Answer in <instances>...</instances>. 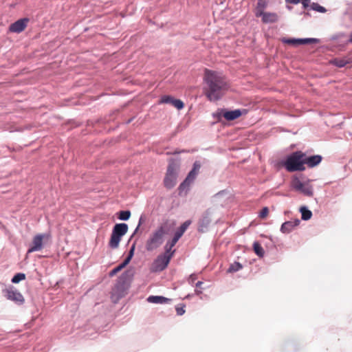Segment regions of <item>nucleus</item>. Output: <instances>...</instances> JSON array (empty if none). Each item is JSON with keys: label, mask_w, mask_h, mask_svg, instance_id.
I'll return each instance as SVG.
<instances>
[{"label": "nucleus", "mask_w": 352, "mask_h": 352, "mask_svg": "<svg viewBox=\"0 0 352 352\" xmlns=\"http://www.w3.org/2000/svg\"><path fill=\"white\" fill-rule=\"evenodd\" d=\"M204 80L206 82L204 94L210 101L219 100L229 88L226 77L214 71L206 69Z\"/></svg>", "instance_id": "nucleus-1"}, {"label": "nucleus", "mask_w": 352, "mask_h": 352, "mask_svg": "<svg viewBox=\"0 0 352 352\" xmlns=\"http://www.w3.org/2000/svg\"><path fill=\"white\" fill-rule=\"evenodd\" d=\"M170 226L167 222L160 224L153 230L146 241V249L147 251H153L160 248L164 241V238L169 234Z\"/></svg>", "instance_id": "nucleus-2"}, {"label": "nucleus", "mask_w": 352, "mask_h": 352, "mask_svg": "<svg viewBox=\"0 0 352 352\" xmlns=\"http://www.w3.org/2000/svg\"><path fill=\"white\" fill-rule=\"evenodd\" d=\"M304 157L305 153L302 151L294 152L287 157L283 166L289 172L303 171L305 170Z\"/></svg>", "instance_id": "nucleus-3"}, {"label": "nucleus", "mask_w": 352, "mask_h": 352, "mask_svg": "<svg viewBox=\"0 0 352 352\" xmlns=\"http://www.w3.org/2000/svg\"><path fill=\"white\" fill-rule=\"evenodd\" d=\"M179 166V160H176L175 159L169 160L166 173L164 179V185L166 188L171 189L175 186Z\"/></svg>", "instance_id": "nucleus-4"}, {"label": "nucleus", "mask_w": 352, "mask_h": 352, "mask_svg": "<svg viewBox=\"0 0 352 352\" xmlns=\"http://www.w3.org/2000/svg\"><path fill=\"white\" fill-rule=\"evenodd\" d=\"M128 226L126 223H117L113 228L111 239L109 243V246L116 249L119 246L122 237L127 232Z\"/></svg>", "instance_id": "nucleus-5"}, {"label": "nucleus", "mask_w": 352, "mask_h": 352, "mask_svg": "<svg viewBox=\"0 0 352 352\" xmlns=\"http://www.w3.org/2000/svg\"><path fill=\"white\" fill-rule=\"evenodd\" d=\"M200 168V163L199 162H195L193 164L192 169L189 172L184 181L180 184L178 188L179 195H181L184 191H185V194L187 193L190 184L195 181L197 175H198Z\"/></svg>", "instance_id": "nucleus-6"}, {"label": "nucleus", "mask_w": 352, "mask_h": 352, "mask_svg": "<svg viewBox=\"0 0 352 352\" xmlns=\"http://www.w3.org/2000/svg\"><path fill=\"white\" fill-rule=\"evenodd\" d=\"M51 238L50 234H38L35 235L32 241L30 244V248L28 249L27 254H30L34 252L40 251L43 247V243L45 241H49Z\"/></svg>", "instance_id": "nucleus-7"}, {"label": "nucleus", "mask_w": 352, "mask_h": 352, "mask_svg": "<svg viewBox=\"0 0 352 352\" xmlns=\"http://www.w3.org/2000/svg\"><path fill=\"white\" fill-rule=\"evenodd\" d=\"M171 258V257L166 255L165 254L157 256L151 266V271L153 272L163 271L166 268Z\"/></svg>", "instance_id": "nucleus-8"}, {"label": "nucleus", "mask_w": 352, "mask_h": 352, "mask_svg": "<svg viewBox=\"0 0 352 352\" xmlns=\"http://www.w3.org/2000/svg\"><path fill=\"white\" fill-rule=\"evenodd\" d=\"M292 185L295 190L305 196L312 197L314 195L313 187L309 183L302 182L299 179L296 178L292 181Z\"/></svg>", "instance_id": "nucleus-9"}, {"label": "nucleus", "mask_w": 352, "mask_h": 352, "mask_svg": "<svg viewBox=\"0 0 352 352\" xmlns=\"http://www.w3.org/2000/svg\"><path fill=\"white\" fill-rule=\"evenodd\" d=\"M5 296L7 299L15 302L18 304H23L24 302V298L23 295L16 289L13 287H10L3 291Z\"/></svg>", "instance_id": "nucleus-10"}, {"label": "nucleus", "mask_w": 352, "mask_h": 352, "mask_svg": "<svg viewBox=\"0 0 352 352\" xmlns=\"http://www.w3.org/2000/svg\"><path fill=\"white\" fill-rule=\"evenodd\" d=\"M28 21L29 19L27 18L19 19L10 25L9 31L14 33H20L26 28Z\"/></svg>", "instance_id": "nucleus-11"}, {"label": "nucleus", "mask_w": 352, "mask_h": 352, "mask_svg": "<svg viewBox=\"0 0 352 352\" xmlns=\"http://www.w3.org/2000/svg\"><path fill=\"white\" fill-rule=\"evenodd\" d=\"M160 103H169L174 106L177 109L180 110L184 108V102L179 99H175L170 96H164L161 98Z\"/></svg>", "instance_id": "nucleus-12"}, {"label": "nucleus", "mask_w": 352, "mask_h": 352, "mask_svg": "<svg viewBox=\"0 0 352 352\" xmlns=\"http://www.w3.org/2000/svg\"><path fill=\"white\" fill-rule=\"evenodd\" d=\"M178 241H179V239L177 237H176L175 235L170 240H168L164 245V254L173 258V256H174V254L175 253V249L173 250V248L176 245V243H177Z\"/></svg>", "instance_id": "nucleus-13"}, {"label": "nucleus", "mask_w": 352, "mask_h": 352, "mask_svg": "<svg viewBox=\"0 0 352 352\" xmlns=\"http://www.w3.org/2000/svg\"><path fill=\"white\" fill-rule=\"evenodd\" d=\"M322 161V157L320 155H316L310 157H307L305 153V157L303 159L304 166L305 164L307 165L309 168H313L317 165H318Z\"/></svg>", "instance_id": "nucleus-14"}, {"label": "nucleus", "mask_w": 352, "mask_h": 352, "mask_svg": "<svg viewBox=\"0 0 352 352\" xmlns=\"http://www.w3.org/2000/svg\"><path fill=\"white\" fill-rule=\"evenodd\" d=\"M256 16H262L263 23H274L278 21V15L276 13L263 12L262 11L256 13Z\"/></svg>", "instance_id": "nucleus-15"}, {"label": "nucleus", "mask_w": 352, "mask_h": 352, "mask_svg": "<svg viewBox=\"0 0 352 352\" xmlns=\"http://www.w3.org/2000/svg\"><path fill=\"white\" fill-rule=\"evenodd\" d=\"M299 221H286L281 226L280 230L283 233H289L292 230L298 225Z\"/></svg>", "instance_id": "nucleus-16"}, {"label": "nucleus", "mask_w": 352, "mask_h": 352, "mask_svg": "<svg viewBox=\"0 0 352 352\" xmlns=\"http://www.w3.org/2000/svg\"><path fill=\"white\" fill-rule=\"evenodd\" d=\"M147 301L155 304H166L169 303L171 299L160 296H150L147 298Z\"/></svg>", "instance_id": "nucleus-17"}, {"label": "nucleus", "mask_w": 352, "mask_h": 352, "mask_svg": "<svg viewBox=\"0 0 352 352\" xmlns=\"http://www.w3.org/2000/svg\"><path fill=\"white\" fill-rule=\"evenodd\" d=\"M241 116V112L239 109L234 111H226L223 112V116L227 120H234Z\"/></svg>", "instance_id": "nucleus-18"}, {"label": "nucleus", "mask_w": 352, "mask_h": 352, "mask_svg": "<svg viewBox=\"0 0 352 352\" xmlns=\"http://www.w3.org/2000/svg\"><path fill=\"white\" fill-rule=\"evenodd\" d=\"M190 223V222L188 221H185L184 223L181 225L179 229L175 232L174 235L179 239L184 234L188 227L189 226Z\"/></svg>", "instance_id": "nucleus-19"}, {"label": "nucleus", "mask_w": 352, "mask_h": 352, "mask_svg": "<svg viewBox=\"0 0 352 352\" xmlns=\"http://www.w3.org/2000/svg\"><path fill=\"white\" fill-rule=\"evenodd\" d=\"M331 63L338 67H343L349 63V60L346 58H335L331 61Z\"/></svg>", "instance_id": "nucleus-20"}, {"label": "nucleus", "mask_w": 352, "mask_h": 352, "mask_svg": "<svg viewBox=\"0 0 352 352\" xmlns=\"http://www.w3.org/2000/svg\"><path fill=\"white\" fill-rule=\"evenodd\" d=\"M253 249H254V252L258 256H260V257L263 256L265 252H264L263 248H262V246L261 245V244L258 242L256 241L254 243Z\"/></svg>", "instance_id": "nucleus-21"}, {"label": "nucleus", "mask_w": 352, "mask_h": 352, "mask_svg": "<svg viewBox=\"0 0 352 352\" xmlns=\"http://www.w3.org/2000/svg\"><path fill=\"white\" fill-rule=\"evenodd\" d=\"M300 212L302 214V219L303 220H309V219H311L312 216V212L310 210H307L305 207H302L300 209Z\"/></svg>", "instance_id": "nucleus-22"}, {"label": "nucleus", "mask_w": 352, "mask_h": 352, "mask_svg": "<svg viewBox=\"0 0 352 352\" xmlns=\"http://www.w3.org/2000/svg\"><path fill=\"white\" fill-rule=\"evenodd\" d=\"M131 216V212L129 210H121L119 212L118 218L120 220H128Z\"/></svg>", "instance_id": "nucleus-23"}, {"label": "nucleus", "mask_w": 352, "mask_h": 352, "mask_svg": "<svg viewBox=\"0 0 352 352\" xmlns=\"http://www.w3.org/2000/svg\"><path fill=\"white\" fill-rule=\"evenodd\" d=\"M25 279V274L23 273H18L15 274L13 278H12V282L13 283H18L21 280Z\"/></svg>", "instance_id": "nucleus-24"}, {"label": "nucleus", "mask_w": 352, "mask_h": 352, "mask_svg": "<svg viewBox=\"0 0 352 352\" xmlns=\"http://www.w3.org/2000/svg\"><path fill=\"white\" fill-rule=\"evenodd\" d=\"M241 268H242V265L239 263H234L230 266L228 272H235L239 271Z\"/></svg>", "instance_id": "nucleus-25"}, {"label": "nucleus", "mask_w": 352, "mask_h": 352, "mask_svg": "<svg viewBox=\"0 0 352 352\" xmlns=\"http://www.w3.org/2000/svg\"><path fill=\"white\" fill-rule=\"evenodd\" d=\"M311 8L316 11H318L319 12H321V13H324L326 12L327 10L325 8L320 6L318 3H313L312 5H311Z\"/></svg>", "instance_id": "nucleus-26"}, {"label": "nucleus", "mask_w": 352, "mask_h": 352, "mask_svg": "<svg viewBox=\"0 0 352 352\" xmlns=\"http://www.w3.org/2000/svg\"><path fill=\"white\" fill-rule=\"evenodd\" d=\"M318 41L316 38L298 39V45L309 44V43H316Z\"/></svg>", "instance_id": "nucleus-27"}, {"label": "nucleus", "mask_w": 352, "mask_h": 352, "mask_svg": "<svg viewBox=\"0 0 352 352\" xmlns=\"http://www.w3.org/2000/svg\"><path fill=\"white\" fill-rule=\"evenodd\" d=\"M269 214V209L267 207H264L259 213L261 219H265Z\"/></svg>", "instance_id": "nucleus-28"}, {"label": "nucleus", "mask_w": 352, "mask_h": 352, "mask_svg": "<svg viewBox=\"0 0 352 352\" xmlns=\"http://www.w3.org/2000/svg\"><path fill=\"white\" fill-rule=\"evenodd\" d=\"M284 43L287 44H292V45H298V39L295 38H287L283 39V41Z\"/></svg>", "instance_id": "nucleus-29"}, {"label": "nucleus", "mask_w": 352, "mask_h": 352, "mask_svg": "<svg viewBox=\"0 0 352 352\" xmlns=\"http://www.w3.org/2000/svg\"><path fill=\"white\" fill-rule=\"evenodd\" d=\"M122 266L121 265H119L118 267H115L113 270H112L110 272H109V276H115L118 272H120L122 269Z\"/></svg>", "instance_id": "nucleus-30"}, {"label": "nucleus", "mask_w": 352, "mask_h": 352, "mask_svg": "<svg viewBox=\"0 0 352 352\" xmlns=\"http://www.w3.org/2000/svg\"><path fill=\"white\" fill-rule=\"evenodd\" d=\"M185 305H182V306H177L176 307V311H177V314L179 315V316H182L183 315L184 313H185Z\"/></svg>", "instance_id": "nucleus-31"}, {"label": "nucleus", "mask_w": 352, "mask_h": 352, "mask_svg": "<svg viewBox=\"0 0 352 352\" xmlns=\"http://www.w3.org/2000/svg\"><path fill=\"white\" fill-rule=\"evenodd\" d=\"M131 258L132 257L129 256L126 257V258L124 260V261L120 264L122 266V267H125V265H126L129 263V262L131 261Z\"/></svg>", "instance_id": "nucleus-32"}, {"label": "nucleus", "mask_w": 352, "mask_h": 352, "mask_svg": "<svg viewBox=\"0 0 352 352\" xmlns=\"http://www.w3.org/2000/svg\"><path fill=\"white\" fill-rule=\"evenodd\" d=\"M131 258L132 257L129 256L126 257V258L124 260V261L120 264L122 266V267H125V265H126L129 263V262L131 261Z\"/></svg>", "instance_id": "nucleus-33"}, {"label": "nucleus", "mask_w": 352, "mask_h": 352, "mask_svg": "<svg viewBox=\"0 0 352 352\" xmlns=\"http://www.w3.org/2000/svg\"><path fill=\"white\" fill-rule=\"evenodd\" d=\"M300 2L302 3L303 7L305 8H307L309 6V4L310 3V0H301Z\"/></svg>", "instance_id": "nucleus-34"}, {"label": "nucleus", "mask_w": 352, "mask_h": 352, "mask_svg": "<svg viewBox=\"0 0 352 352\" xmlns=\"http://www.w3.org/2000/svg\"><path fill=\"white\" fill-rule=\"evenodd\" d=\"M197 279V276L195 274H191L189 277L188 281L190 283H193L195 280Z\"/></svg>", "instance_id": "nucleus-35"}, {"label": "nucleus", "mask_w": 352, "mask_h": 352, "mask_svg": "<svg viewBox=\"0 0 352 352\" xmlns=\"http://www.w3.org/2000/svg\"><path fill=\"white\" fill-rule=\"evenodd\" d=\"M301 0H285L287 3L298 4Z\"/></svg>", "instance_id": "nucleus-36"}, {"label": "nucleus", "mask_w": 352, "mask_h": 352, "mask_svg": "<svg viewBox=\"0 0 352 352\" xmlns=\"http://www.w3.org/2000/svg\"><path fill=\"white\" fill-rule=\"evenodd\" d=\"M134 250H135V244H133L129 251V256H131L132 257L133 255V252H134Z\"/></svg>", "instance_id": "nucleus-37"}, {"label": "nucleus", "mask_w": 352, "mask_h": 352, "mask_svg": "<svg viewBox=\"0 0 352 352\" xmlns=\"http://www.w3.org/2000/svg\"><path fill=\"white\" fill-rule=\"evenodd\" d=\"M202 284H203V282H201V281H198V282L195 284L196 287L200 288Z\"/></svg>", "instance_id": "nucleus-38"}, {"label": "nucleus", "mask_w": 352, "mask_h": 352, "mask_svg": "<svg viewBox=\"0 0 352 352\" xmlns=\"http://www.w3.org/2000/svg\"><path fill=\"white\" fill-rule=\"evenodd\" d=\"M349 42L352 44V32L350 34Z\"/></svg>", "instance_id": "nucleus-39"}, {"label": "nucleus", "mask_w": 352, "mask_h": 352, "mask_svg": "<svg viewBox=\"0 0 352 352\" xmlns=\"http://www.w3.org/2000/svg\"><path fill=\"white\" fill-rule=\"evenodd\" d=\"M195 293H196L197 294H201V291L198 290V289H196V290H195Z\"/></svg>", "instance_id": "nucleus-40"}]
</instances>
